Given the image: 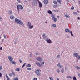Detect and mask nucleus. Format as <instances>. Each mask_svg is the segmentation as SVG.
<instances>
[{
	"mask_svg": "<svg viewBox=\"0 0 80 80\" xmlns=\"http://www.w3.org/2000/svg\"><path fill=\"white\" fill-rule=\"evenodd\" d=\"M74 56H75L76 57H78V53H75L74 54Z\"/></svg>",
	"mask_w": 80,
	"mask_h": 80,
	"instance_id": "obj_19",
	"label": "nucleus"
},
{
	"mask_svg": "<svg viewBox=\"0 0 80 80\" xmlns=\"http://www.w3.org/2000/svg\"><path fill=\"white\" fill-rule=\"evenodd\" d=\"M70 33H71V36L73 37V33H72V31H71L70 32Z\"/></svg>",
	"mask_w": 80,
	"mask_h": 80,
	"instance_id": "obj_27",
	"label": "nucleus"
},
{
	"mask_svg": "<svg viewBox=\"0 0 80 80\" xmlns=\"http://www.w3.org/2000/svg\"><path fill=\"white\" fill-rule=\"evenodd\" d=\"M19 9H20L21 10L22 9H23V7L22 6H21L20 5H18L17 7V9L18 10V12H19Z\"/></svg>",
	"mask_w": 80,
	"mask_h": 80,
	"instance_id": "obj_3",
	"label": "nucleus"
},
{
	"mask_svg": "<svg viewBox=\"0 0 80 80\" xmlns=\"http://www.w3.org/2000/svg\"><path fill=\"white\" fill-rule=\"evenodd\" d=\"M57 72H58V73H60V70H59V69H57Z\"/></svg>",
	"mask_w": 80,
	"mask_h": 80,
	"instance_id": "obj_34",
	"label": "nucleus"
},
{
	"mask_svg": "<svg viewBox=\"0 0 80 80\" xmlns=\"http://www.w3.org/2000/svg\"><path fill=\"white\" fill-rule=\"evenodd\" d=\"M36 65H38V66L39 67H42V63H39L38 62H36Z\"/></svg>",
	"mask_w": 80,
	"mask_h": 80,
	"instance_id": "obj_8",
	"label": "nucleus"
},
{
	"mask_svg": "<svg viewBox=\"0 0 80 80\" xmlns=\"http://www.w3.org/2000/svg\"><path fill=\"white\" fill-rule=\"evenodd\" d=\"M19 62L20 63H22V61L21 60H20Z\"/></svg>",
	"mask_w": 80,
	"mask_h": 80,
	"instance_id": "obj_55",
	"label": "nucleus"
},
{
	"mask_svg": "<svg viewBox=\"0 0 80 80\" xmlns=\"http://www.w3.org/2000/svg\"><path fill=\"white\" fill-rule=\"evenodd\" d=\"M73 80H77V79L76 78V77H75V76H74L73 77Z\"/></svg>",
	"mask_w": 80,
	"mask_h": 80,
	"instance_id": "obj_32",
	"label": "nucleus"
},
{
	"mask_svg": "<svg viewBox=\"0 0 80 80\" xmlns=\"http://www.w3.org/2000/svg\"><path fill=\"white\" fill-rule=\"evenodd\" d=\"M61 72L62 73H63V72H64V69H62V70H61Z\"/></svg>",
	"mask_w": 80,
	"mask_h": 80,
	"instance_id": "obj_39",
	"label": "nucleus"
},
{
	"mask_svg": "<svg viewBox=\"0 0 80 80\" xmlns=\"http://www.w3.org/2000/svg\"><path fill=\"white\" fill-rule=\"evenodd\" d=\"M2 48H0V50H2Z\"/></svg>",
	"mask_w": 80,
	"mask_h": 80,
	"instance_id": "obj_56",
	"label": "nucleus"
},
{
	"mask_svg": "<svg viewBox=\"0 0 80 80\" xmlns=\"http://www.w3.org/2000/svg\"><path fill=\"white\" fill-rule=\"evenodd\" d=\"M25 65H26V63H24L22 66V68H23V67L25 66Z\"/></svg>",
	"mask_w": 80,
	"mask_h": 80,
	"instance_id": "obj_31",
	"label": "nucleus"
},
{
	"mask_svg": "<svg viewBox=\"0 0 80 80\" xmlns=\"http://www.w3.org/2000/svg\"><path fill=\"white\" fill-rule=\"evenodd\" d=\"M52 17L53 21L55 22H56L57 21V19L55 18V17L53 15H52Z\"/></svg>",
	"mask_w": 80,
	"mask_h": 80,
	"instance_id": "obj_4",
	"label": "nucleus"
},
{
	"mask_svg": "<svg viewBox=\"0 0 80 80\" xmlns=\"http://www.w3.org/2000/svg\"><path fill=\"white\" fill-rule=\"evenodd\" d=\"M18 3H20V0H17Z\"/></svg>",
	"mask_w": 80,
	"mask_h": 80,
	"instance_id": "obj_44",
	"label": "nucleus"
},
{
	"mask_svg": "<svg viewBox=\"0 0 80 80\" xmlns=\"http://www.w3.org/2000/svg\"><path fill=\"white\" fill-rule=\"evenodd\" d=\"M11 63H12V64L14 65H16V62L15 61H10Z\"/></svg>",
	"mask_w": 80,
	"mask_h": 80,
	"instance_id": "obj_14",
	"label": "nucleus"
},
{
	"mask_svg": "<svg viewBox=\"0 0 80 80\" xmlns=\"http://www.w3.org/2000/svg\"><path fill=\"white\" fill-rule=\"evenodd\" d=\"M65 32H70V30H69V29H65Z\"/></svg>",
	"mask_w": 80,
	"mask_h": 80,
	"instance_id": "obj_20",
	"label": "nucleus"
},
{
	"mask_svg": "<svg viewBox=\"0 0 80 80\" xmlns=\"http://www.w3.org/2000/svg\"><path fill=\"white\" fill-rule=\"evenodd\" d=\"M8 80H10V79L9 78H7Z\"/></svg>",
	"mask_w": 80,
	"mask_h": 80,
	"instance_id": "obj_53",
	"label": "nucleus"
},
{
	"mask_svg": "<svg viewBox=\"0 0 80 80\" xmlns=\"http://www.w3.org/2000/svg\"><path fill=\"white\" fill-rule=\"evenodd\" d=\"M9 13L11 15H12V13H13V12L12 11H9Z\"/></svg>",
	"mask_w": 80,
	"mask_h": 80,
	"instance_id": "obj_23",
	"label": "nucleus"
},
{
	"mask_svg": "<svg viewBox=\"0 0 80 80\" xmlns=\"http://www.w3.org/2000/svg\"><path fill=\"white\" fill-rule=\"evenodd\" d=\"M6 77H7V78H8V76L7 75H6Z\"/></svg>",
	"mask_w": 80,
	"mask_h": 80,
	"instance_id": "obj_51",
	"label": "nucleus"
},
{
	"mask_svg": "<svg viewBox=\"0 0 80 80\" xmlns=\"http://www.w3.org/2000/svg\"><path fill=\"white\" fill-rule=\"evenodd\" d=\"M54 8H57L58 7V4H57L56 5H54Z\"/></svg>",
	"mask_w": 80,
	"mask_h": 80,
	"instance_id": "obj_24",
	"label": "nucleus"
},
{
	"mask_svg": "<svg viewBox=\"0 0 80 80\" xmlns=\"http://www.w3.org/2000/svg\"><path fill=\"white\" fill-rule=\"evenodd\" d=\"M53 11H54V12H58V10H53Z\"/></svg>",
	"mask_w": 80,
	"mask_h": 80,
	"instance_id": "obj_30",
	"label": "nucleus"
},
{
	"mask_svg": "<svg viewBox=\"0 0 80 80\" xmlns=\"http://www.w3.org/2000/svg\"><path fill=\"white\" fill-rule=\"evenodd\" d=\"M76 68H77V70H79L80 68V67H78V66H77L76 67Z\"/></svg>",
	"mask_w": 80,
	"mask_h": 80,
	"instance_id": "obj_33",
	"label": "nucleus"
},
{
	"mask_svg": "<svg viewBox=\"0 0 80 80\" xmlns=\"http://www.w3.org/2000/svg\"><path fill=\"white\" fill-rule=\"evenodd\" d=\"M78 20H80V18H79V17L78 18Z\"/></svg>",
	"mask_w": 80,
	"mask_h": 80,
	"instance_id": "obj_58",
	"label": "nucleus"
},
{
	"mask_svg": "<svg viewBox=\"0 0 80 80\" xmlns=\"http://www.w3.org/2000/svg\"><path fill=\"white\" fill-rule=\"evenodd\" d=\"M11 72H12V75H14V76H15V75H16L15 73L13 72V70H11Z\"/></svg>",
	"mask_w": 80,
	"mask_h": 80,
	"instance_id": "obj_13",
	"label": "nucleus"
},
{
	"mask_svg": "<svg viewBox=\"0 0 80 80\" xmlns=\"http://www.w3.org/2000/svg\"><path fill=\"white\" fill-rule=\"evenodd\" d=\"M78 76H79V77H80V74H78Z\"/></svg>",
	"mask_w": 80,
	"mask_h": 80,
	"instance_id": "obj_57",
	"label": "nucleus"
},
{
	"mask_svg": "<svg viewBox=\"0 0 80 80\" xmlns=\"http://www.w3.org/2000/svg\"><path fill=\"white\" fill-rule=\"evenodd\" d=\"M2 69V66H0V70H1Z\"/></svg>",
	"mask_w": 80,
	"mask_h": 80,
	"instance_id": "obj_37",
	"label": "nucleus"
},
{
	"mask_svg": "<svg viewBox=\"0 0 80 80\" xmlns=\"http://www.w3.org/2000/svg\"><path fill=\"white\" fill-rule=\"evenodd\" d=\"M8 59H9L10 61H12V60H13V58L11 56H8Z\"/></svg>",
	"mask_w": 80,
	"mask_h": 80,
	"instance_id": "obj_11",
	"label": "nucleus"
},
{
	"mask_svg": "<svg viewBox=\"0 0 80 80\" xmlns=\"http://www.w3.org/2000/svg\"><path fill=\"white\" fill-rule=\"evenodd\" d=\"M36 55H38V53H36Z\"/></svg>",
	"mask_w": 80,
	"mask_h": 80,
	"instance_id": "obj_54",
	"label": "nucleus"
},
{
	"mask_svg": "<svg viewBox=\"0 0 80 80\" xmlns=\"http://www.w3.org/2000/svg\"><path fill=\"white\" fill-rule=\"evenodd\" d=\"M37 60L38 61H39V62H41L42 61V58L41 57H38L37 58Z\"/></svg>",
	"mask_w": 80,
	"mask_h": 80,
	"instance_id": "obj_9",
	"label": "nucleus"
},
{
	"mask_svg": "<svg viewBox=\"0 0 80 80\" xmlns=\"http://www.w3.org/2000/svg\"><path fill=\"white\" fill-rule=\"evenodd\" d=\"M37 4V1L36 0H33L32 1V5L33 6H35Z\"/></svg>",
	"mask_w": 80,
	"mask_h": 80,
	"instance_id": "obj_2",
	"label": "nucleus"
},
{
	"mask_svg": "<svg viewBox=\"0 0 80 80\" xmlns=\"http://www.w3.org/2000/svg\"><path fill=\"white\" fill-rule=\"evenodd\" d=\"M48 13H49V14H52V11H50V10L48 11Z\"/></svg>",
	"mask_w": 80,
	"mask_h": 80,
	"instance_id": "obj_22",
	"label": "nucleus"
},
{
	"mask_svg": "<svg viewBox=\"0 0 80 80\" xmlns=\"http://www.w3.org/2000/svg\"><path fill=\"white\" fill-rule=\"evenodd\" d=\"M20 70V69L19 68H17L15 69L16 71H17L18 72H19Z\"/></svg>",
	"mask_w": 80,
	"mask_h": 80,
	"instance_id": "obj_16",
	"label": "nucleus"
},
{
	"mask_svg": "<svg viewBox=\"0 0 80 80\" xmlns=\"http://www.w3.org/2000/svg\"><path fill=\"white\" fill-rule=\"evenodd\" d=\"M40 69H38L35 72L38 75H40Z\"/></svg>",
	"mask_w": 80,
	"mask_h": 80,
	"instance_id": "obj_6",
	"label": "nucleus"
},
{
	"mask_svg": "<svg viewBox=\"0 0 80 80\" xmlns=\"http://www.w3.org/2000/svg\"><path fill=\"white\" fill-rule=\"evenodd\" d=\"M57 80H59L58 78L57 79Z\"/></svg>",
	"mask_w": 80,
	"mask_h": 80,
	"instance_id": "obj_64",
	"label": "nucleus"
},
{
	"mask_svg": "<svg viewBox=\"0 0 80 80\" xmlns=\"http://www.w3.org/2000/svg\"><path fill=\"white\" fill-rule=\"evenodd\" d=\"M13 80H18V78L16 77L15 78L13 79Z\"/></svg>",
	"mask_w": 80,
	"mask_h": 80,
	"instance_id": "obj_29",
	"label": "nucleus"
},
{
	"mask_svg": "<svg viewBox=\"0 0 80 80\" xmlns=\"http://www.w3.org/2000/svg\"><path fill=\"white\" fill-rule=\"evenodd\" d=\"M44 63H45V62H43L42 63V65H44Z\"/></svg>",
	"mask_w": 80,
	"mask_h": 80,
	"instance_id": "obj_52",
	"label": "nucleus"
},
{
	"mask_svg": "<svg viewBox=\"0 0 80 80\" xmlns=\"http://www.w3.org/2000/svg\"><path fill=\"white\" fill-rule=\"evenodd\" d=\"M48 43H52V41L48 38H47L45 40Z\"/></svg>",
	"mask_w": 80,
	"mask_h": 80,
	"instance_id": "obj_7",
	"label": "nucleus"
},
{
	"mask_svg": "<svg viewBox=\"0 0 80 80\" xmlns=\"http://www.w3.org/2000/svg\"><path fill=\"white\" fill-rule=\"evenodd\" d=\"M43 2L45 4V5H47V4H48V0H44Z\"/></svg>",
	"mask_w": 80,
	"mask_h": 80,
	"instance_id": "obj_10",
	"label": "nucleus"
},
{
	"mask_svg": "<svg viewBox=\"0 0 80 80\" xmlns=\"http://www.w3.org/2000/svg\"><path fill=\"white\" fill-rule=\"evenodd\" d=\"M78 59L80 60V56H79L78 58Z\"/></svg>",
	"mask_w": 80,
	"mask_h": 80,
	"instance_id": "obj_43",
	"label": "nucleus"
},
{
	"mask_svg": "<svg viewBox=\"0 0 80 80\" xmlns=\"http://www.w3.org/2000/svg\"><path fill=\"white\" fill-rule=\"evenodd\" d=\"M27 70H31V68H27Z\"/></svg>",
	"mask_w": 80,
	"mask_h": 80,
	"instance_id": "obj_41",
	"label": "nucleus"
},
{
	"mask_svg": "<svg viewBox=\"0 0 80 80\" xmlns=\"http://www.w3.org/2000/svg\"><path fill=\"white\" fill-rule=\"evenodd\" d=\"M24 2H25V3H27V1H25Z\"/></svg>",
	"mask_w": 80,
	"mask_h": 80,
	"instance_id": "obj_62",
	"label": "nucleus"
},
{
	"mask_svg": "<svg viewBox=\"0 0 80 80\" xmlns=\"http://www.w3.org/2000/svg\"><path fill=\"white\" fill-rule=\"evenodd\" d=\"M0 20L1 21L3 20V19H2V18H0Z\"/></svg>",
	"mask_w": 80,
	"mask_h": 80,
	"instance_id": "obj_49",
	"label": "nucleus"
},
{
	"mask_svg": "<svg viewBox=\"0 0 80 80\" xmlns=\"http://www.w3.org/2000/svg\"><path fill=\"white\" fill-rule=\"evenodd\" d=\"M74 15H77V12H74Z\"/></svg>",
	"mask_w": 80,
	"mask_h": 80,
	"instance_id": "obj_47",
	"label": "nucleus"
},
{
	"mask_svg": "<svg viewBox=\"0 0 80 80\" xmlns=\"http://www.w3.org/2000/svg\"><path fill=\"white\" fill-rule=\"evenodd\" d=\"M39 7H42V3L40 2H39Z\"/></svg>",
	"mask_w": 80,
	"mask_h": 80,
	"instance_id": "obj_17",
	"label": "nucleus"
},
{
	"mask_svg": "<svg viewBox=\"0 0 80 80\" xmlns=\"http://www.w3.org/2000/svg\"><path fill=\"white\" fill-rule=\"evenodd\" d=\"M10 19H11V20H13V19H14V18H15V17H14V16H11L10 17Z\"/></svg>",
	"mask_w": 80,
	"mask_h": 80,
	"instance_id": "obj_12",
	"label": "nucleus"
},
{
	"mask_svg": "<svg viewBox=\"0 0 80 80\" xmlns=\"http://www.w3.org/2000/svg\"><path fill=\"white\" fill-rule=\"evenodd\" d=\"M53 26L54 27H57V25H56V24H53Z\"/></svg>",
	"mask_w": 80,
	"mask_h": 80,
	"instance_id": "obj_38",
	"label": "nucleus"
},
{
	"mask_svg": "<svg viewBox=\"0 0 80 80\" xmlns=\"http://www.w3.org/2000/svg\"><path fill=\"white\" fill-rule=\"evenodd\" d=\"M67 78H72V77H71V76H67Z\"/></svg>",
	"mask_w": 80,
	"mask_h": 80,
	"instance_id": "obj_36",
	"label": "nucleus"
},
{
	"mask_svg": "<svg viewBox=\"0 0 80 80\" xmlns=\"http://www.w3.org/2000/svg\"><path fill=\"white\" fill-rule=\"evenodd\" d=\"M28 67H31V65L30 64H28Z\"/></svg>",
	"mask_w": 80,
	"mask_h": 80,
	"instance_id": "obj_35",
	"label": "nucleus"
},
{
	"mask_svg": "<svg viewBox=\"0 0 80 80\" xmlns=\"http://www.w3.org/2000/svg\"><path fill=\"white\" fill-rule=\"evenodd\" d=\"M57 2L59 3H60V4H61V2H62V1H61V0H57Z\"/></svg>",
	"mask_w": 80,
	"mask_h": 80,
	"instance_id": "obj_18",
	"label": "nucleus"
},
{
	"mask_svg": "<svg viewBox=\"0 0 80 80\" xmlns=\"http://www.w3.org/2000/svg\"><path fill=\"white\" fill-rule=\"evenodd\" d=\"M43 37H45V38H46V36H45V34H43Z\"/></svg>",
	"mask_w": 80,
	"mask_h": 80,
	"instance_id": "obj_42",
	"label": "nucleus"
},
{
	"mask_svg": "<svg viewBox=\"0 0 80 80\" xmlns=\"http://www.w3.org/2000/svg\"><path fill=\"white\" fill-rule=\"evenodd\" d=\"M45 23H47V21H46V22H45Z\"/></svg>",
	"mask_w": 80,
	"mask_h": 80,
	"instance_id": "obj_63",
	"label": "nucleus"
},
{
	"mask_svg": "<svg viewBox=\"0 0 80 80\" xmlns=\"http://www.w3.org/2000/svg\"><path fill=\"white\" fill-rule=\"evenodd\" d=\"M58 67H59L60 68H61V66H60V64L58 63Z\"/></svg>",
	"mask_w": 80,
	"mask_h": 80,
	"instance_id": "obj_26",
	"label": "nucleus"
},
{
	"mask_svg": "<svg viewBox=\"0 0 80 80\" xmlns=\"http://www.w3.org/2000/svg\"><path fill=\"white\" fill-rule=\"evenodd\" d=\"M2 73L0 72V77H2Z\"/></svg>",
	"mask_w": 80,
	"mask_h": 80,
	"instance_id": "obj_45",
	"label": "nucleus"
},
{
	"mask_svg": "<svg viewBox=\"0 0 80 80\" xmlns=\"http://www.w3.org/2000/svg\"><path fill=\"white\" fill-rule=\"evenodd\" d=\"M58 18H60V17H59V16H58Z\"/></svg>",
	"mask_w": 80,
	"mask_h": 80,
	"instance_id": "obj_61",
	"label": "nucleus"
},
{
	"mask_svg": "<svg viewBox=\"0 0 80 80\" xmlns=\"http://www.w3.org/2000/svg\"><path fill=\"white\" fill-rule=\"evenodd\" d=\"M3 36L4 38H7V37H6V36L5 35H4Z\"/></svg>",
	"mask_w": 80,
	"mask_h": 80,
	"instance_id": "obj_48",
	"label": "nucleus"
},
{
	"mask_svg": "<svg viewBox=\"0 0 80 80\" xmlns=\"http://www.w3.org/2000/svg\"><path fill=\"white\" fill-rule=\"evenodd\" d=\"M65 16L66 18H70V16L67 14L65 15Z\"/></svg>",
	"mask_w": 80,
	"mask_h": 80,
	"instance_id": "obj_15",
	"label": "nucleus"
},
{
	"mask_svg": "<svg viewBox=\"0 0 80 80\" xmlns=\"http://www.w3.org/2000/svg\"><path fill=\"white\" fill-rule=\"evenodd\" d=\"M15 23H18V24H19V25H23V22L19 20L17 18H16L15 19Z\"/></svg>",
	"mask_w": 80,
	"mask_h": 80,
	"instance_id": "obj_1",
	"label": "nucleus"
},
{
	"mask_svg": "<svg viewBox=\"0 0 80 80\" xmlns=\"http://www.w3.org/2000/svg\"><path fill=\"white\" fill-rule=\"evenodd\" d=\"M49 79H50V80H53V78H52V77H49Z\"/></svg>",
	"mask_w": 80,
	"mask_h": 80,
	"instance_id": "obj_25",
	"label": "nucleus"
},
{
	"mask_svg": "<svg viewBox=\"0 0 80 80\" xmlns=\"http://www.w3.org/2000/svg\"><path fill=\"white\" fill-rule=\"evenodd\" d=\"M65 70H67V67H65Z\"/></svg>",
	"mask_w": 80,
	"mask_h": 80,
	"instance_id": "obj_60",
	"label": "nucleus"
},
{
	"mask_svg": "<svg viewBox=\"0 0 80 80\" xmlns=\"http://www.w3.org/2000/svg\"><path fill=\"white\" fill-rule=\"evenodd\" d=\"M71 10H73L74 9V7H72L71 8Z\"/></svg>",
	"mask_w": 80,
	"mask_h": 80,
	"instance_id": "obj_40",
	"label": "nucleus"
},
{
	"mask_svg": "<svg viewBox=\"0 0 80 80\" xmlns=\"http://www.w3.org/2000/svg\"><path fill=\"white\" fill-rule=\"evenodd\" d=\"M57 57L58 58H60V55H58L57 56Z\"/></svg>",
	"mask_w": 80,
	"mask_h": 80,
	"instance_id": "obj_46",
	"label": "nucleus"
},
{
	"mask_svg": "<svg viewBox=\"0 0 80 80\" xmlns=\"http://www.w3.org/2000/svg\"><path fill=\"white\" fill-rule=\"evenodd\" d=\"M28 26L29 27L30 29L33 28V25H32V24L29 22L28 23Z\"/></svg>",
	"mask_w": 80,
	"mask_h": 80,
	"instance_id": "obj_5",
	"label": "nucleus"
},
{
	"mask_svg": "<svg viewBox=\"0 0 80 80\" xmlns=\"http://www.w3.org/2000/svg\"><path fill=\"white\" fill-rule=\"evenodd\" d=\"M9 74L10 77H12V74L11 72H9Z\"/></svg>",
	"mask_w": 80,
	"mask_h": 80,
	"instance_id": "obj_28",
	"label": "nucleus"
},
{
	"mask_svg": "<svg viewBox=\"0 0 80 80\" xmlns=\"http://www.w3.org/2000/svg\"><path fill=\"white\" fill-rule=\"evenodd\" d=\"M34 80H37V78H35L33 79Z\"/></svg>",
	"mask_w": 80,
	"mask_h": 80,
	"instance_id": "obj_50",
	"label": "nucleus"
},
{
	"mask_svg": "<svg viewBox=\"0 0 80 80\" xmlns=\"http://www.w3.org/2000/svg\"><path fill=\"white\" fill-rule=\"evenodd\" d=\"M53 3H54L55 4H58L57 2V1H53Z\"/></svg>",
	"mask_w": 80,
	"mask_h": 80,
	"instance_id": "obj_21",
	"label": "nucleus"
},
{
	"mask_svg": "<svg viewBox=\"0 0 80 80\" xmlns=\"http://www.w3.org/2000/svg\"><path fill=\"white\" fill-rule=\"evenodd\" d=\"M38 2L39 3V2H40V1H39V0H38Z\"/></svg>",
	"mask_w": 80,
	"mask_h": 80,
	"instance_id": "obj_59",
	"label": "nucleus"
}]
</instances>
